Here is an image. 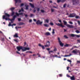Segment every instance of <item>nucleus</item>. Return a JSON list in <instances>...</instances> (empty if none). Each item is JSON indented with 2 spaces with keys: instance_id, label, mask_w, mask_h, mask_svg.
Here are the masks:
<instances>
[{
  "instance_id": "1",
  "label": "nucleus",
  "mask_w": 80,
  "mask_h": 80,
  "mask_svg": "<svg viewBox=\"0 0 80 80\" xmlns=\"http://www.w3.org/2000/svg\"><path fill=\"white\" fill-rule=\"evenodd\" d=\"M5 16H3L2 18L3 19H5L6 20H10V21H11V22H9V24H8V26L9 27H10V26H12V25H11V23H13V21L15 20V18L17 17V16L15 15L13 17V18L12 19H9V17L10 16V15H9L7 13H5Z\"/></svg>"
},
{
  "instance_id": "2",
  "label": "nucleus",
  "mask_w": 80,
  "mask_h": 80,
  "mask_svg": "<svg viewBox=\"0 0 80 80\" xmlns=\"http://www.w3.org/2000/svg\"><path fill=\"white\" fill-rule=\"evenodd\" d=\"M10 10H11L12 11V16H13L14 15H15V14H16V16H19V15H22V16L23 17V16L24 15H25V17H28V15L27 14H23L22 13H19V14H18L17 12H13V10H14L15 9V8H11Z\"/></svg>"
},
{
  "instance_id": "3",
  "label": "nucleus",
  "mask_w": 80,
  "mask_h": 80,
  "mask_svg": "<svg viewBox=\"0 0 80 80\" xmlns=\"http://www.w3.org/2000/svg\"><path fill=\"white\" fill-rule=\"evenodd\" d=\"M17 48L18 51H20L21 49L22 52H25L26 50H30V48H29L22 47L21 46L17 47Z\"/></svg>"
},
{
  "instance_id": "4",
  "label": "nucleus",
  "mask_w": 80,
  "mask_h": 80,
  "mask_svg": "<svg viewBox=\"0 0 80 80\" xmlns=\"http://www.w3.org/2000/svg\"><path fill=\"white\" fill-rule=\"evenodd\" d=\"M58 40L59 43V44L61 47H63V44L62 43V42H61V41H60V38H58Z\"/></svg>"
},
{
  "instance_id": "5",
  "label": "nucleus",
  "mask_w": 80,
  "mask_h": 80,
  "mask_svg": "<svg viewBox=\"0 0 80 80\" xmlns=\"http://www.w3.org/2000/svg\"><path fill=\"white\" fill-rule=\"evenodd\" d=\"M56 25H57L58 26H59V27H61L63 28L64 27V26L63 25V23H56Z\"/></svg>"
},
{
  "instance_id": "6",
  "label": "nucleus",
  "mask_w": 80,
  "mask_h": 80,
  "mask_svg": "<svg viewBox=\"0 0 80 80\" xmlns=\"http://www.w3.org/2000/svg\"><path fill=\"white\" fill-rule=\"evenodd\" d=\"M78 52H79V50H73L72 51V53H74V54H77Z\"/></svg>"
},
{
  "instance_id": "7",
  "label": "nucleus",
  "mask_w": 80,
  "mask_h": 80,
  "mask_svg": "<svg viewBox=\"0 0 80 80\" xmlns=\"http://www.w3.org/2000/svg\"><path fill=\"white\" fill-rule=\"evenodd\" d=\"M76 16V14H71L69 15V17H74Z\"/></svg>"
},
{
  "instance_id": "8",
  "label": "nucleus",
  "mask_w": 80,
  "mask_h": 80,
  "mask_svg": "<svg viewBox=\"0 0 80 80\" xmlns=\"http://www.w3.org/2000/svg\"><path fill=\"white\" fill-rule=\"evenodd\" d=\"M49 46H50V42L48 41L47 43V45H45L44 47H48Z\"/></svg>"
},
{
  "instance_id": "9",
  "label": "nucleus",
  "mask_w": 80,
  "mask_h": 80,
  "mask_svg": "<svg viewBox=\"0 0 80 80\" xmlns=\"http://www.w3.org/2000/svg\"><path fill=\"white\" fill-rule=\"evenodd\" d=\"M67 27L70 28H73V25H71L69 24L67 25Z\"/></svg>"
},
{
  "instance_id": "10",
  "label": "nucleus",
  "mask_w": 80,
  "mask_h": 80,
  "mask_svg": "<svg viewBox=\"0 0 80 80\" xmlns=\"http://www.w3.org/2000/svg\"><path fill=\"white\" fill-rule=\"evenodd\" d=\"M43 23L42 22H41L40 20H38L37 22H36V23L38 25H40V24H42Z\"/></svg>"
},
{
  "instance_id": "11",
  "label": "nucleus",
  "mask_w": 80,
  "mask_h": 80,
  "mask_svg": "<svg viewBox=\"0 0 80 80\" xmlns=\"http://www.w3.org/2000/svg\"><path fill=\"white\" fill-rule=\"evenodd\" d=\"M66 0H57V2L58 3H60V2H65Z\"/></svg>"
},
{
  "instance_id": "12",
  "label": "nucleus",
  "mask_w": 80,
  "mask_h": 80,
  "mask_svg": "<svg viewBox=\"0 0 80 80\" xmlns=\"http://www.w3.org/2000/svg\"><path fill=\"white\" fill-rule=\"evenodd\" d=\"M49 22V19H46L44 20V23H48Z\"/></svg>"
},
{
  "instance_id": "13",
  "label": "nucleus",
  "mask_w": 80,
  "mask_h": 80,
  "mask_svg": "<svg viewBox=\"0 0 80 80\" xmlns=\"http://www.w3.org/2000/svg\"><path fill=\"white\" fill-rule=\"evenodd\" d=\"M38 46L39 47H42V48L43 49V50H44L45 49V47H44V46L43 45H42L40 44H38Z\"/></svg>"
},
{
  "instance_id": "14",
  "label": "nucleus",
  "mask_w": 80,
  "mask_h": 80,
  "mask_svg": "<svg viewBox=\"0 0 80 80\" xmlns=\"http://www.w3.org/2000/svg\"><path fill=\"white\" fill-rule=\"evenodd\" d=\"M51 35L50 33L48 32H46L45 33V35H46L47 36H49V35Z\"/></svg>"
},
{
  "instance_id": "15",
  "label": "nucleus",
  "mask_w": 80,
  "mask_h": 80,
  "mask_svg": "<svg viewBox=\"0 0 80 80\" xmlns=\"http://www.w3.org/2000/svg\"><path fill=\"white\" fill-rule=\"evenodd\" d=\"M71 55H72V54H70L69 55H65V56H63V57H70Z\"/></svg>"
},
{
  "instance_id": "16",
  "label": "nucleus",
  "mask_w": 80,
  "mask_h": 80,
  "mask_svg": "<svg viewBox=\"0 0 80 80\" xmlns=\"http://www.w3.org/2000/svg\"><path fill=\"white\" fill-rule=\"evenodd\" d=\"M70 79L71 80H75V77L73 76L72 77H70Z\"/></svg>"
},
{
  "instance_id": "17",
  "label": "nucleus",
  "mask_w": 80,
  "mask_h": 80,
  "mask_svg": "<svg viewBox=\"0 0 80 80\" xmlns=\"http://www.w3.org/2000/svg\"><path fill=\"white\" fill-rule=\"evenodd\" d=\"M14 37H16V38L18 37V33H15V34L14 35Z\"/></svg>"
},
{
  "instance_id": "18",
  "label": "nucleus",
  "mask_w": 80,
  "mask_h": 80,
  "mask_svg": "<svg viewBox=\"0 0 80 80\" xmlns=\"http://www.w3.org/2000/svg\"><path fill=\"white\" fill-rule=\"evenodd\" d=\"M16 3H17V2H19V3H20L21 2V0H14Z\"/></svg>"
},
{
  "instance_id": "19",
  "label": "nucleus",
  "mask_w": 80,
  "mask_h": 80,
  "mask_svg": "<svg viewBox=\"0 0 80 80\" xmlns=\"http://www.w3.org/2000/svg\"><path fill=\"white\" fill-rule=\"evenodd\" d=\"M29 4L31 7H32V8H34V5H33V4L31 3H29Z\"/></svg>"
},
{
  "instance_id": "20",
  "label": "nucleus",
  "mask_w": 80,
  "mask_h": 80,
  "mask_svg": "<svg viewBox=\"0 0 80 80\" xmlns=\"http://www.w3.org/2000/svg\"><path fill=\"white\" fill-rule=\"evenodd\" d=\"M44 25L45 26V27H47L49 26L48 24H44Z\"/></svg>"
},
{
  "instance_id": "21",
  "label": "nucleus",
  "mask_w": 80,
  "mask_h": 80,
  "mask_svg": "<svg viewBox=\"0 0 80 80\" xmlns=\"http://www.w3.org/2000/svg\"><path fill=\"white\" fill-rule=\"evenodd\" d=\"M75 35H76L73 34H71L70 35V36L71 37H75Z\"/></svg>"
},
{
  "instance_id": "22",
  "label": "nucleus",
  "mask_w": 80,
  "mask_h": 80,
  "mask_svg": "<svg viewBox=\"0 0 80 80\" xmlns=\"http://www.w3.org/2000/svg\"><path fill=\"white\" fill-rule=\"evenodd\" d=\"M63 22L64 25H66V26H67V25H68V24H67V22L65 21H64Z\"/></svg>"
},
{
  "instance_id": "23",
  "label": "nucleus",
  "mask_w": 80,
  "mask_h": 80,
  "mask_svg": "<svg viewBox=\"0 0 80 80\" xmlns=\"http://www.w3.org/2000/svg\"><path fill=\"white\" fill-rule=\"evenodd\" d=\"M28 5H26V10H28Z\"/></svg>"
},
{
  "instance_id": "24",
  "label": "nucleus",
  "mask_w": 80,
  "mask_h": 80,
  "mask_svg": "<svg viewBox=\"0 0 80 80\" xmlns=\"http://www.w3.org/2000/svg\"><path fill=\"white\" fill-rule=\"evenodd\" d=\"M23 9L22 8L21 10H19V12H23Z\"/></svg>"
},
{
  "instance_id": "25",
  "label": "nucleus",
  "mask_w": 80,
  "mask_h": 80,
  "mask_svg": "<svg viewBox=\"0 0 80 80\" xmlns=\"http://www.w3.org/2000/svg\"><path fill=\"white\" fill-rule=\"evenodd\" d=\"M75 36L76 37H77L78 38H79V37H80V35H75Z\"/></svg>"
},
{
  "instance_id": "26",
  "label": "nucleus",
  "mask_w": 80,
  "mask_h": 80,
  "mask_svg": "<svg viewBox=\"0 0 80 80\" xmlns=\"http://www.w3.org/2000/svg\"><path fill=\"white\" fill-rule=\"evenodd\" d=\"M52 34H54V33H55V30H54V29H52Z\"/></svg>"
},
{
  "instance_id": "27",
  "label": "nucleus",
  "mask_w": 80,
  "mask_h": 80,
  "mask_svg": "<svg viewBox=\"0 0 80 80\" xmlns=\"http://www.w3.org/2000/svg\"><path fill=\"white\" fill-rule=\"evenodd\" d=\"M76 18H80V16H76L75 17Z\"/></svg>"
},
{
  "instance_id": "28",
  "label": "nucleus",
  "mask_w": 80,
  "mask_h": 80,
  "mask_svg": "<svg viewBox=\"0 0 80 80\" xmlns=\"http://www.w3.org/2000/svg\"><path fill=\"white\" fill-rule=\"evenodd\" d=\"M33 16H34V15H33V14H30V16L31 17H33Z\"/></svg>"
},
{
  "instance_id": "29",
  "label": "nucleus",
  "mask_w": 80,
  "mask_h": 80,
  "mask_svg": "<svg viewBox=\"0 0 80 80\" xmlns=\"http://www.w3.org/2000/svg\"><path fill=\"white\" fill-rule=\"evenodd\" d=\"M53 51H49V54H50L52 52H53Z\"/></svg>"
},
{
  "instance_id": "30",
  "label": "nucleus",
  "mask_w": 80,
  "mask_h": 80,
  "mask_svg": "<svg viewBox=\"0 0 80 80\" xmlns=\"http://www.w3.org/2000/svg\"><path fill=\"white\" fill-rule=\"evenodd\" d=\"M76 32L77 33H80V31L78 30H77L76 31Z\"/></svg>"
},
{
  "instance_id": "31",
  "label": "nucleus",
  "mask_w": 80,
  "mask_h": 80,
  "mask_svg": "<svg viewBox=\"0 0 80 80\" xmlns=\"http://www.w3.org/2000/svg\"><path fill=\"white\" fill-rule=\"evenodd\" d=\"M67 61L68 62H70V63H72V61H71V60L68 59Z\"/></svg>"
},
{
  "instance_id": "32",
  "label": "nucleus",
  "mask_w": 80,
  "mask_h": 80,
  "mask_svg": "<svg viewBox=\"0 0 80 80\" xmlns=\"http://www.w3.org/2000/svg\"><path fill=\"white\" fill-rule=\"evenodd\" d=\"M51 10L52 12H54V9H52V8H51Z\"/></svg>"
},
{
  "instance_id": "33",
  "label": "nucleus",
  "mask_w": 80,
  "mask_h": 80,
  "mask_svg": "<svg viewBox=\"0 0 80 80\" xmlns=\"http://www.w3.org/2000/svg\"><path fill=\"white\" fill-rule=\"evenodd\" d=\"M49 24L50 25H52V26L53 25V23L52 22L50 23Z\"/></svg>"
},
{
  "instance_id": "34",
  "label": "nucleus",
  "mask_w": 80,
  "mask_h": 80,
  "mask_svg": "<svg viewBox=\"0 0 80 80\" xmlns=\"http://www.w3.org/2000/svg\"><path fill=\"white\" fill-rule=\"evenodd\" d=\"M74 48H77V46H73V47L71 49V50H72V49Z\"/></svg>"
},
{
  "instance_id": "35",
  "label": "nucleus",
  "mask_w": 80,
  "mask_h": 80,
  "mask_svg": "<svg viewBox=\"0 0 80 80\" xmlns=\"http://www.w3.org/2000/svg\"><path fill=\"white\" fill-rule=\"evenodd\" d=\"M37 10L38 12V11H39V10H40V8H37Z\"/></svg>"
},
{
  "instance_id": "36",
  "label": "nucleus",
  "mask_w": 80,
  "mask_h": 80,
  "mask_svg": "<svg viewBox=\"0 0 80 80\" xmlns=\"http://www.w3.org/2000/svg\"><path fill=\"white\" fill-rule=\"evenodd\" d=\"M14 41H15L16 42H18V41H17V39H14Z\"/></svg>"
},
{
  "instance_id": "37",
  "label": "nucleus",
  "mask_w": 80,
  "mask_h": 80,
  "mask_svg": "<svg viewBox=\"0 0 80 80\" xmlns=\"http://www.w3.org/2000/svg\"><path fill=\"white\" fill-rule=\"evenodd\" d=\"M52 57H57V55H55V56H53Z\"/></svg>"
},
{
  "instance_id": "38",
  "label": "nucleus",
  "mask_w": 80,
  "mask_h": 80,
  "mask_svg": "<svg viewBox=\"0 0 80 80\" xmlns=\"http://www.w3.org/2000/svg\"><path fill=\"white\" fill-rule=\"evenodd\" d=\"M65 47H68V44H66L65 45Z\"/></svg>"
},
{
  "instance_id": "39",
  "label": "nucleus",
  "mask_w": 80,
  "mask_h": 80,
  "mask_svg": "<svg viewBox=\"0 0 80 80\" xmlns=\"http://www.w3.org/2000/svg\"><path fill=\"white\" fill-rule=\"evenodd\" d=\"M69 23L70 24H73V22H69Z\"/></svg>"
},
{
  "instance_id": "40",
  "label": "nucleus",
  "mask_w": 80,
  "mask_h": 80,
  "mask_svg": "<svg viewBox=\"0 0 80 80\" xmlns=\"http://www.w3.org/2000/svg\"><path fill=\"white\" fill-rule=\"evenodd\" d=\"M67 77H71L67 74Z\"/></svg>"
},
{
  "instance_id": "41",
  "label": "nucleus",
  "mask_w": 80,
  "mask_h": 80,
  "mask_svg": "<svg viewBox=\"0 0 80 80\" xmlns=\"http://www.w3.org/2000/svg\"><path fill=\"white\" fill-rule=\"evenodd\" d=\"M76 0H73L72 2H73V3H74V2H76Z\"/></svg>"
},
{
  "instance_id": "42",
  "label": "nucleus",
  "mask_w": 80,
  "mask_h": 80,
  "mask_svg": "<svg viewBox=\"0 0 80 80\" xmlns=\"http://www.w3.org/2000/svg\"><path fill=\"white\" fill-rule=\"evenodd\" d=\"M24 5V4L23 3H22L21 5V7H22V6H23Z\"/></svg>"
},
{
  "instance_id": "43",
  "label": "nucleus",
  "mask_w": 80,
  "mask_h": 80,
  "mask_svg": "<svg viewBox=\"0 0 80 80\" xmlns=\"http://www.w3.org/2000/svg\"><path fill=\"white\" fill-rule=\"evenodd\" d=\"M41 12L42 13H43L45 11H44V10H41Z\"/></svg>"
},
{
  "instance_id": "44",
  "label": "nucleus",
  "mask_w": 80,
  "mask_h": 80,
  "mask_svg": "<svg viewBox=\"0 0 80 80\" xmlns=\"http://www.w3.org/2000/svg\"><path fill=\"white\" fill-rule=\"evenodd\" d=\"M78 23L79 24V25L80 26V21H78Z\"/></svg>"
},
{
  "instance_id": "45",
  "label": "nucleus",
  "mask_w": 80,
  "mask_h": 80,
  "mask_svg": "<svg viewBox=\"0 0 80 80\" xmlns=\"http://www.w3.org/2000/svg\"><path fill=\"white\" fill-rule=\"evenodd\" d=\"M36 12V10H35V9H34V10H33V12H34H34Z\"/></svg>"
},
{
  "instance_id": "46",
  "label": "nucleus",
  "mask_w": 80,
  "mask_h": 80,
  "mask_svg": "<svg viewBox=\"0 0 80 80\" xmlns=\"http://www.w3.org/2000/svg\"><path fill=\"white\" fill-rule=\"evenodd\" d=\"M32 22V19L29 20V22Z\"/></svg>"
},
{
  "instance_id": "47",
  "label": "nucleus",
  "mask_w": 80,
  "mask_h": 80,
  "mask_svg": "<svg viewBox=\"0 0 80 80\" xmlns=\"http://www.w3.org/2000/svg\"><path fill=\"white\" fill-rule=\"evenodd\" d=\"M16 53H18V54H20V52H18V51H17V52H16Z\"/></svg>"
},
{
  "instance_id": "48",
  "label": "nucleus",
  "mask_w": 80,
  "mask_h": 80,
  "mask_svg": "<svg viewBox=\"0 0 80 80\" xmlns=\"http://www.w3.org/2000/svg\"><path fill=\"white\" fill-rule=\"evenodd\" d=\"M54 51H57V48H55L54 50Z\"/></svg>"
},
{
  "instance_id": "49",
  "label": "nucleus",
  "mask_w": 80,
  "mask_h": 80,
  "mask_svg": "<svg viewBox=\"0 0 80 80\" xmlns=\"http://www.w3.org/2000/svg\"><path fill=\"white\" fill-rule=\"evenodd\" d=\"M64 37L65 38H67V36H66V35H65V36H64Z\"/></svg>"
},
{
  "instance_id": "50",
  "label": "nucleus",
  "mask_w": 80,
  "mask_h": 80,
  "mask_svg": "<svg viewBox=\"0 0 80 80\" xmlns=\"http://www.w3.org/2000/svg\"><path fill=\"white\" fill-rule=\"evenodd\" d=\"M52 30V29L51 28H49V29H48V30H49V31H50V30Z\"/></svg>"
},
{
  "instance_id": "51",
  "label": "nucleus",
  "mask_w": 80,
  "mask_h": 80,
  "mask_svg": "<svg viewBox=\"0 0 80 80\" xmlns=\"http://www.w3.org/2000/svg\"><path fill=\"white\" fill-rule=\"evenodd\" d=\"M65 7H66V4H65L63 5V7L65 8Z\"/></svg>"
},
{
  "instance_id": "52",
  "label": "nucleus",
  "mask_w": 80,
  "mask_h": 80,
  "mask_svg": "<svg viewBox=\"0 0 80 80\" xmlns=\"http://www.w3.org/2000/svg\"><path fill=\"white\" fill-rule=\"evenodd\" d=\"M47 50H50V48H47Z\"/></svg>"
},
{
  "instance_id": "53",
  "label": "nucleus",
  "mask_w": 80,
  "mask_h": 80,
  "mask_svg": "<svg viewBox=\"0 0 80 80\" xmlns=\"http://www.w3.org/2000/svg\"><path fill=\"white\" fill-rule=\"evenodd\" d=\"M53 8H57V7H55V6H53Z\"/></svg>"
},
{
  "instance_id": "54",
  "label": "nucleus",
  "mask_w": 80,
  "mask_h": 80,
  "mask_svg": "<svg viewBox=\"0 0 80 80\" xmlns=\"http://www.w3.org/2000/svg\"><path fill=\"white\" fill-rule=\"evenodd\" d=\"M20 20H21V19L18 18V21H20Z\"/></svg>"
},
{
  "instance_id": "55",
  "label": "nucleus",
  "mask_w": 80,
  "mask_h": 80,
  "mask_svg": "<svg viewBox=\"0 0 80 80\" xmlns=\"http://www.w3.org/2000/svg\"><path fill=\"white\" fill-rule=\"evenodd\" d=\"M13 25L15 26V25H16V24H13L12 25V26H13Z\"/></svg>"
},
{
  "instance_id": "56",
  "label": "nucleus",
  "mask_w": 80,
  "mask_h": 80,
  "mask_svg": "<svg viewBox=\"0 0 80 80\" xmlns=\"http://www.w3.org/2000/svg\"><path fill=\"white\" fill-rule=\"evenodd\" d=\"M49 2H50V3H52V1H49Z\"/></svg>"
},
{
  "instance_id": "57",
  "label": "nucleus",
  "mask_w": 80,
  "mask_h": 80,
  "mask_svg": "<svg viewBox=\"0 0 80 80\" xmlns=\"http://www.w3.org/2000/svg\"><path fill=\"white\" fill-rule=\"evenodd\" d=\"M33 21H34V22H36V19H34Z\"/></svg>"
},
{
  "instance_id": "58",
  "label": "nucleus",
  "mask_w": 80,
  "mask_h": 80,
  "mask_svg": "<svg viewBox=\"0 0 80 80\" xmlns=\"http://www.w3.org/2000/svg\"><path fill=\"white\" fill-rule=\"evenodd\" d=\"M29 2H32L33 0H29Z\"/></svg>"
},
{
  "instance_id": "59",
  "label": "nucleus",
  "mask_w": 80,
  "mask_h": 80,
  "mask_svg": "<svg viewBox=\"0 0 80 80\" xmlns=\"http://www.w3.org/2000/svg\"><path fill=\"white\" fill-rule=\"evenodd\" d=\"M59 75L60 76V77H62V74H59Z\"/></svg>"
},
{
  "instance_id": "60",
  "label": "nucleus",
  "mask_w": 80,
  "mask_h": 80,
  "mask_svg": "<svg viewBox=\"0 0 80 80\" xmlns=\"http://www.w3.org/2000/svg\"><path fill=\"white\" fill-rule=\"evenodd\" d=\"M59 22H60L61 23L62 22V21H61V20H60L59 21Z\"/></svg>"
},
{
  "instance_id": "61",
  "label": "nucleus",
  "mask_w": 80,
  "mask_h": 80,
  "mask_svg": "<svg viewBox=\"0 0 80 80\" xmlns=\"http://www.w3.org/2000/svg\"><path fill=\"white\" fill-rule=\"evenodd\" d=\"M69 68V67H67V70H68Z\"/></svg>"
},
{
  "instance_id": "62",
  "label": "nucleus",
  "mask_w": 80,
  "mask_h": 80,
  "mask_svg": "<svg viewBox=\"0 0 80 80\" xmlns=\"http://www.w3.org/2000/svg\"><path fill=\"white\" fill-rule=\"evenodd\" d=\"M78 53H79V55L80 56V51H78Z\"/></svg>"
},
{
  "instance_id": "63",
  "label": "nucleus",
  "mask_w": 80,
  "mask_h": 80,
  "mask_svg": "<svg viewBox=\"0 0 80 80\" xmlns=\"http://www.w3.org/2000/svg\"><path fill=\"white\" fill-rule=\"evenodd\" d=\"M67 60V59H66V58H64V60Z\"/></svg>"
},
{
  "instance_id": "64",
  "label": "nucleus",
  "mask_w": 80,
  "mask_h": 80,
  "mask_svg": "<svg viewBox=\"0 0 80 80\" xmlns=\"http://www.w3.org/2000/svg\"><path fill=\"white\" fill-rule=\"evenodd\" d=\"M78 42H80V40H78Z\"/></svg>"
}]
</instances>
